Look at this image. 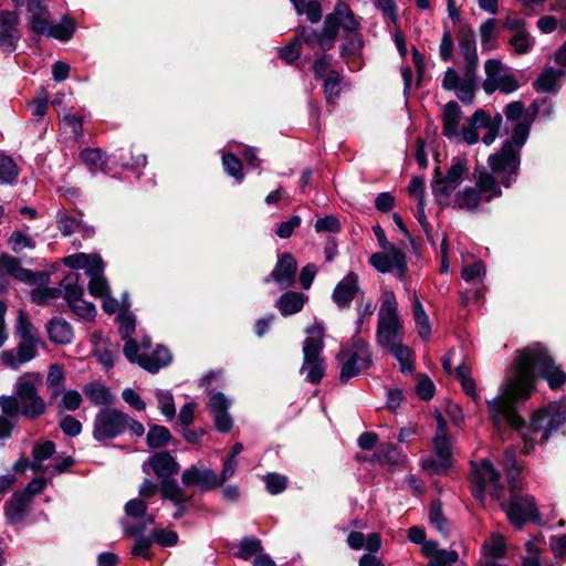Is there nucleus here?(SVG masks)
<instances>
[{"label":"nucleus","instance_id":"obj_59","mask_svg":"<svg viewBox=\"0 0 566 566\" xmlns=\"http://www.w3.org/2000/svg\"><path fill=\"white\" fill-rule=\"evenodd\" d=\"M375 312V305L371 301L361 302L358 306V319L356 322V333H361L365 323H368Z\"/></svg>","mask_w":566,"mask_h":566},{"label":"nucleus","instance_id":"obj_43","mask_svg":"<svg viewBox=\"0 0 566 566\" xmlns=\"http://www.w3.org/2000/svg\"><path fill=\"white\" fill-rule=\"evenodd\" d=\"M400 363V368L402 373H412L413 366L410 360L411 352L410 349L401 344V340H396L394 344H388L385 346Z\"/></svg>","mask_w":566,"mask_h":566},{"label":"nucleus","instance_id":"obj_11","mask_svg":"<svg viewBox=\"0 0 566 566\" xmlns=\"http://www.w3.org/2000/svg\"><path fill=\"white\" fill-rule=\"evenodd\" d=\"M447 423L437 415V432L432 440L434 458L426 460L422 468L430 473H442L451 467L452 444L446 432Z\"/></svg>","mask_w":566,"mask_h":566},{"label":"nucleus","instance_id":"obj_44","mask_svg":"<svg viewBox=\"0 0 566 566\" xmlns=\"http://www.w3.org/2000/svg\"><path fill=\"white\" fill-rule=\"evenodd\" d=\"M504 468L506 470L510 491H518L521 485L517 481L520 469L516 464L514 449H507L504 453Z\"/></svg>","mask_w":566,"mask_h":566},{"label":"nucleus","instance_id":"obj_49","mask_svg":"<svg viewBox=\"0 0 566 566\" xmlns=\"http://www.w3.org/2000/svg\"><path fill=\"white\" fill-rule=\"evenodd\" d=\"M156 399L161 413L168 419L172 420L176 416V407L174 403V397L169 391L158 389L156 390Z\"/></svg>","mask_w":566,"mask_h":566},{"label":"nucleus","instance_id":"obj_45","mask_svg":"<svg viewBox=\"0 0 566 566\" xmlns=\"http://www.w3.org/2000/svg\"><path fill=\"white\" fill-rule=\"evenodd\" d=\"M64 378V370L59 364H53L49 367L46 386L52 389L51 399L56 398L61 394L60 388L63 385Z\"/></svg>","mask_w":566,"mask_h":566},{"label":"nucleus","instance_id":"obj_17","mask_svg":"<svg viewBox=\"0 0 566 566\" xmlns=\"http://www.w3.org/2000/svg\"><path fill=\"white\" fill-rule=\"evenodd\" d=\"M40 343V339L21 338L17 353L12 350L1 352L0 361L12 369H17L21 364L28 363L35 357L36 346Z\"/></svg>","mask_w":566,"mask_h":566},{"label":"nucleus","instance_id":"obj_57","mask_svg":"<svg viewBox=\"0 0 566 566\" xmlns=\"http://www.w3.org/2000/svg\"><path fill=\"white\" fill-rule=\"evenodd\" d=\"M324 92L328 102H334L339 93V74L335 71L327 73L324 82Z\"/></svg>","mask_w":566,"mask_h":566},{"label":"nucleus","instance_id":"obj_4","mask_svg":"<svg viewBox=\"0 0 566 566\" xmlns=\"http://www.w3.org/2000/svg\"><path fill=\"white\" fill-rule=\"evenodd\" d=\"M307 337L303 344V365L301 371L306 375V380L312 384L321 381L325 374V360L321 356L324 347V326L314 323L306 328Z\"/></svg>","mask_w":566,"mask_h":566},{"label":"nucleus","instance_id":"obj_34","mask_svg":"<svg viewBox=\"0 0 566 566\" xmlns=\"http://www.w3.org/2000/svg\"><path fill=\"white\" fill-rule=\"evenodd\" d=\"M347 543L353 549L358 551L366 547V549L373 553L379 551L381 546V539L377 533H370L367 538H365L363 533L356 531L348 534Z\"/></svg>","mask_w":566,"mask_h":566},{"label":"nucleus","instance_id":"obj_52","mask_svg":"<svg viewBox=\"0 0 566 566\" xmlns=\"http://www.w3.org/2000/svg\"><path fill=\"white\" fill-rule=\"evenodd\" d=\"M170 439V432L163 426H153L147 433V442L151 448L164 447Z\"/></svg>","mask_w":566,"mask_h":566},{"label":"nucleus","instance_id":"obj_23","mask_svg":"<svg viewBox=\"0 0 566 566\" xmlns=\"http://www.w3.org/2000/svg\"><path fill=\"white\" fill-rule=\"evenodd\" d=\"M63 264L75 270H85V273L94 274L104 270L105 264L98 254L75 253L63 259Z\"/></svg>","mask_w":566,"mask_h":566},{"label":"nucleus","instance_id":"obj_2","mask_svg":"<svg viewBox=\"0 0 566 566\" xmlns=\"http://www.w3.org/2000/svg\"><path fill=\"white\" fill-rule=\"evenodd\" d=\"M339 28L349 33H355L359 28V22L354 12L342 0L336 3L333 12L326 15L319 33L311 28L303 27L302 36L308 46L317 45L322 51H328L334 46Z\"/></svg>","mask_w":566,"mask_h":566},{"label":"nucleus","instance_id":"obj_6","mask_svg":"<svg viewBox=\"0 0 566 566\" xmlns=\"http://www.w3.org/2000/svg\"><path fill=\"white\" fill-rule=\"evenodd\" d=\"M42 380L40 373H25L14 384L15 395L21 403V413L29 419H36L46 411V402L38 394Z\"/></svg>","mask_w":566,"mask_h":566},{"label":"nucleus","instance_id":"obj_56","mask_svg":"<svg viewBox=\"0 0 566 566\" xmlns=\"http://www.w3.org/2000/svg\"><path fill=\"white\" fill-rule=\"evenodd\" d=\"M510 44L517 54H525L533 46V41L528 32L518 31L510 39Z\"/></svg>","mask_w":566,"mask_h":566},{"label":"nucleus","instance_id":"obj_64","mask_svg":"<svg viewBox=\"0 0 566 566\" xmlns=\"http://www.w3.org/2000/svg\"><path fill=\"white\" fill-rule=\"evenodd\" d=\"M0 408L4 415L10 417L21 413V403L18 397L0 396Z\"/></svg>","mask_w":566,"mask_h":566},{"label":"nucleus","instance_id":"obj_42","mask_svg":"<svg viewBox=\"0 0 566 566\" xmlns=\"http://www.w3.org/2000/svg\"><path fill=\"white\" fill-rule=\"evenodd\" d=\"M78 274L71 273L62 282L64 296L70 306L81 301L84 294L83 287L78 284Z\"/></svg>","mask_w":566,"mask_h":566},{"label":"nucleus","instance_id":"obj_18","mask_svg":"<svg viewBox=\"0 0 566 566\" xmlns=\"http://www.w3.org/2000/svg\"><path fill=\"white\" fill-rule=\"evenodd\" d=\"M19 18L14 12L4 11L0 13V48L3 51L12 52L20 39L18 30Z\"/></svg>","mask_w":566,"mask_h":566},{"label":"nucleus","instance_id":"obj_47","mask_svg":"<svg viewBox=\"0 0 566 566\" xmlns=\"http://www.w3.org/2000/svg\"><path fill=\"white\" fill-rule=\"evenodd\" d=\"M88 291L95 297H104L109 292L108 283L104 276V270H98L94 274H88Z\"/></svg>","mask_w":566,"mask_h":566},{"label":"nucleus","instance_id":"obj_15","mask_svg":"<svg viewBox=\"0 0 566 566\" xmlns=\"http://www.w3.org/2000/svg\"><path fill=\"white\" fill-rule=\"evenodd\" d=\"M516 492L511 491V502L506 509V514L511 523L522 527L526 521L536 517V507L532 496H520Z\"/></svg>","mask_w":566,"mask_h":566},{"label":"nucleus","instance_id":"obj_19","mask_svg":"<svg viewBox=\"0 0 566 566\" xmlns=\"http://www.w3.org/2000/svg\"><path fill=\"white\" fill-rule=\"evenodd\" d=\"M181 480L185 485L199 486L205 491L214 489L219 484L218 478L211 469L197 465L184 471Z\"/></svg>","mask_w":566,"mask_h":566},{"label":"nucleus","instance_id":"obj_21","mask_svg":"<svg viewBox=\"0 0 566 566\" xmlns=\"http://www.w3.org/2000/svg\"><path fill=\"white\" fill-rule=\"evenodd\" d=\"M472 123L475 126H482L483 129H486L488 133L483 136L482 142L490 146L492 145L502 125V116L496 114L494 117H491L483 109H478L472 115Z\"/></svg>","mask_w":566,"mask_h":566},{"label":"nucleus","instance_id":"obj_27","mask_svg":"<svg viewBox=\"0 0 566 566\" xmlns=\"http://www.w3.org/2000/svg\"><path fill=\"white\" fill-rule=\"evenodd\" d=\"M148 465L161 481L176 474L179 470L178 463L168 452L156 453L148 460Z\"/></svg>","mask_w":566,"mask_h":566},{"label":"nucleus","instance_id":"obj_9","mask_svg":"<svg viewBox=\"0 0 566 566\" xmlns=\"http://www.w3.org/2000/svg\"><path fill=\"white\" fill-rule=\"evenodd\" d=\"M468 172V167L464 160L455 158L446 175L436 170L434 179L432 181V192L439 205H449L450 197L453 191L461 185L463 177Z\"/></svg>","mask_w":566,"mask_h":566},{"label":"nucleus","instance_id":"obj_51","mask_svg":"<svg viewBox=\"0 0 566 566\" xmlns=\"http://www.w3.org/2000/svg\"><path fill=\"white\" fill-rule=\"evenodd\" d=\"M262 552L261 541L255 537H244L239 545L238 556L244 560Z\"/></svg>","mask_w":566,"mask_h":566},{"label":"nucleus","instance_id":"obj_38","mask_svg":"<svg viewBox=\"0 0 566 566\" xmlns=\"http://www.w3.org/2000/svg\"><path fill=\"white\" fill-rule=\"evenodd\" d=\"M170 360L171 356L169 350L166 347L159 346L151 356H147L146 359L140 360V367L155 373L159 368L168 365Z\"/></svg>","mask_w":566,"mask_h":566},{"label":"nucleus","instance_id":"obj_26","mask_svg":"<svg viewBox=\"0 0 566 566\" xmlns=\"http://www.w3.org/2000/svg\"><path fill=\"white\" fill-rule=\"evenodd\" d=\"M364 48V41L357 33H353L348 40L340 46V56L346 61L352 70H358L361 66L360 56Z\"/></svg>","mask_w":566,"mask_h":566},{"label":"nucleus","instance_id":"obj_62","mask_svg":"<svg viewBox=\"0 0 566 566\" xmlns=\"http://www.w3.org/2000/svg\"><path fill=\"white\" fill-rule=\"evenodd\" d=\"M266 490L271 494H279L286 488V478L276 473H269L264 476Z\"/></svg>","mask_w":566,"mask_h":566},{"label":"nucleus","instance_id":"obj_3","mask_svg":"<svg viewBox=\"0 0 566 566\" xmlns=\"http://www.w3.org/2000/svg\"><path fill=\"white\" fill-rule=\"evenodd\" d=\"M13 2L18 8H25L29 14V25L33 32L60 41H67L72 38L75 30L73 20L63 17L59 24H53L42 0H13Z\"/></svg>","mask_w":566,"mask_h":566},{"label":"nucleus","instance_id":"obj_53","mask_svg":"<svg viewBox=\"0 0 566 566\" xmlns=\"http://www.w3.org/2000/svg\"><path fill=\"white\" fill-rule=\"evenodd\" d=\"M15 331L17 334L20 336V338H27V339H40L34 331L33 325L29 321L28 316L24 314L23 311H19L17 323H15Z\"/></svg>","mask_w":566,"mask_h":566},{"label":"nucleus","instance_id":"obj_20","mask_svg":"<svg viewBox=\"0 0 566 566\" xmlns=\"http://www.w3.org/2000/svg\"><path fill=\"white\" fill-rule=\"evenodd\" d=\"M495 176L492 171H488L485 167H476L473 172L475 187L486 202L502 195Z\"/></svg>","mask_w":566,"mask_h":566},{"label":"nucleus","instance_id":"obj_61","mask_svg":"<svg viewBox=\"0 0 566 566\" xmlns=\"http://www.w3.org/2000/svg\"><path fill=\"white\" fill-rule=\"evenodd\" d=\"M457 92V96L465 103L472 102L474 97V93L476 91V83L471 80L461 78L458 87L454 90Z\"/></svg>","mask_w":566,"mask_h":566},{"label":"nucleus","instance_id":"obj_12","mask_svg":"<svg viewBox=\"0 0 566 566\" xmlns=\"http://www.w3.org/2000/svg\"><path fill=\"white\" fill-rule=\"evenodd\" d=\"M484 71L483 90L486 94H492L495 91L510 94L520 86L515 75L499 60H488L484 64Z\"/></svg>","mask_w":566,"mask_h":566},{"label":"nucleus","instance_id":"obj_7","mask_svg":"<svg viewBox=\"0 0 566 566\" xmlns=\"http://www.w3.org/2000/svg\"><path fill=\"white\" fill-rule=\"evenodd\" d=\"M340 363L339 378L343 382L359 375L373 364L368 344L361 337L354 336L352 344L337 355Z\"/></svg>","mask_w":566,"mask_h":566},{"label":"nucleus","instance_id":"obj_13","mask_svg":"<svg viewBox=\"0 0 566 566\" xmlns=\"http://www.w3.org/2000/svg\"><path fill=\"white\" fill-rule=\"evenodd\" d=\"M128 415L116 409H103L94 419L93 437L106 441L122 434L127 428Z\"/></svg>","mask_w":566,"mask_h":566},{"label":"nucleus","instance_id":"obj_35","mask_svg":"<svg viewBox=\"0 0 566 566\" xmlns=\"http://www.w3.org/2000/svg\"><path fill=\"white\" fill-rule=\"evenodd\" d=\"M537 109H533V114L524 120L517 123L512 132L511 139L505 142L503 145H510L511 148L516 149L521 153L522 147L525 145L531 129V124L536 114Z\"/></svg>","mask_w":566,"mask_h":566},{"label":"nucleus","instance_id":"obj_41","mask_svg":"<svg viewBox=\"0 0 566 566\" xmlns=\"http://www.w3.org/2000/svg\"><path fill=\"white\" fill-rule=\"evenodd\" d=\"M29 496L24 493H15L7 504V516L11 522H17L28 511Z\"/></svg>","mask_w":566,"mask_h":566},{"label":"nucleus","instance_id":"obj_1","mask_svg":"<svg viewBox=\"0 0 566 566\" xmlns=\"http://www.w3.org/2000/svg\"><path fill=\"white\" fill-rule=\"evenodd\" d=\"M536 375L546 379L553 389L566 382V374L555 365L546 348L539 344L520 352L515 358L512 377L502 386L500 394L488 401L489 410L497 429L502 423H507L521 431L525 454L534 448L533 433L542 432L539 442L543 443L552 432L566 422V401L554 402L547 408L536 411L530 427L525 426L524 420L516 413L515 403L530 398Z\"/></svg>","mask_w":566,"mask_h":566},{"label":"nucleus","instance_id":"obj_60","mask_svg":"<svg viewBox=\"0 0 566 566\" xmlns=\"http://www.w3.org/2000/svg\"><path fill=\"white\" fill-rule=\"evenodd\" d=\"M300 39H303L302 31L295 36V39L290 42L286 46L280 50V56L287 63L295 61L300 56Z\"/></svg>","mask_w":566,"mask_h":566},{"label":"nucleus","instance_id":"obj_28","mask_svg":"<svg viewBox=\"0 0 566 566\" xmlns=\"http://www.w3.org/2000/svg\"><path fill=\"white\" fill-rule=\"evenodd\" d=\"M462 118V113L459 105L454 102L446 104L443 108V135L448 138H460L459 125Z\"/></svg>","mask_w":566,"mask_h":566},{"label":"nucleus","instance_id":"obj_58","mask_svg":"<svg viewBox=\"0 0 566 566\" xmlns=\"http://www.w3.org/2000/svg\"><path fill=\"white\" fill-rule=\"evenodd\" d=\"M222 165L224 170L238 180L243 179L242 165L238 157L232 154H224L222 156Z\"/></svg>","mask_w":566,"mask_h":566},{"label":"nucleus","instance_id":"obj_29","mask_svg":"<svg viewBox=\"0 0 566 566\" xmlns=\"http://www.w3.org/2000/svg\"><path fill=\"white\" fill-rule=\"evenodd\" d=\"M484 198L476 187H465L459 190L453 198V206L457 209L476 211Z\"/></svg>","mask_w":566,"mask_h":566},{"label":"nucleus","instance_id":"obj_31","mask_svg":"<svg viewBox=\"0 0 566 566\" xmlns=\"http://www.w3.org/2000/svg\"><path fill=\"white\" fill-rule=\"evenodd\" d=\"M9 275L23 282L33 280L34 274L23 269L17 258L9 254L0 255V276Z\"/></svg>","mask_w":566,"mask_h":566},{"label":"nucleus","instance_id":"obj_54","mask_svg":"<svg viewBox=\"0 0 566 566\" xmlns=\"http://www.w3.org/2000/svg\"><path fill=\"white\" fill-rule=\"evenodd\" d=\"M160 486L163 496L172 501L176 505L181 504L185 500L182 490L175 481L168 479L163 480Z\"/></svg>","mask_w":566,"mask_h":566},{"label":"nucleus","instance_id":"obj_22","mask_svg":"<svg viewBox=\"0 0 566 566\" xmlns=\"http://www.w3.org/2000/svg\"><path fill=\"white\" fill-rule=\"evenodd\" d=\"M482 566H504L500 563V558L505 553V542L501 534L493 533L482 546Z\"/></svg>","mask_w":566,"mask_h":566},{"label":"nucleus","instance_id":"obj_5","mask_svg":"<svg viewBox=\"0 0 566 566\" xmlns=\"http://www.w3.org/2000/svg\"><path fill=\"white\" fill-rule=\"evenodd\" d=\"M376 338L381 347L402 338V323L398 314L397 300L391 290H385L381 295Z\"/></svg>","mask_w":566,"mask_h":566},{"label":"nucleus","instance_id":"obj_39","mask_svg":"<svg viewBox=\"0 0 566 566\" xmlns=\"http://www.w3.org/2000/svg\"><path fill=\"white\" fill-rule=\"evenodd\" d=\"M459 46L465 60H478V51L474 31L470 28H463L460 32Z\"/></svg>","mask_w":566,"mask_h":566},{"label":"nucleus","instance_id":"obj_30","mask_svg":"<svg viewBox=\"0 0 566 566\" xmlns=\"http://www.w3.org/2000/svg\"><path fill=\"white\" fill-rule=\"evenodd\" d=\"M55 451V446L51 441H45L42 444H36L33 448V458L34 461L32 463H28V461H19L14 464V471H24L27 467H30L34 472H39L42 469V462L50 457Z\"/></svg>","mask_w":566,"mask_h":566},{"label":"nucleus","instance_id":"obj_16","mask_svg":"<svg viewBox=\"0 0 566 566\" xmlns=\"http://www.w3.org/2000/svg\"><path fill=\"white\" fill-rule=\"evenodd\" d=\"M296 270L297 262L295 258L291 253H283L279 258L270 276L264 279V282L266 283L272 279L282 290L289 289L293 286L295 282Z\"/></svg>","mask_w":566,"mask_h":566},{"label":"nucleus","instance_id":"obj_10","mask_svg":"<svg viewBox=\"0 0 566 566\" xmlns=\"http://www.w3.org/2000/svg\"><path fill=\"white\" fill-rule=\"evenodd\" d=\"M472 485V493L480 502L484 501L486 494L496 500L501 497L502 485L500 483V473L488 460H483L480 464L474 467Z\"/></svg>","mask_w":566,"mask_h":566},{"label":"nucleus","instance_id":"obj_24","mask_svg":"<svg viewBox=\"0 0 566 566\" xmlns=\"http://www.w3.org/2000/svg\"><path fill=\"white\" fill-rule=\"evenodd\" d=\"M359 290L358 277L354 273L346 275L335 287L333 300L338 306L348 305Z\"/></svg>","mask_w":566,"mask_h":566},{"label":"nucleus","instance_id":"obj_32","mask_svg":"<svg viewBox=\"0 0 566 566\" xmlns=\"http://www.w3.org/2000/svg\"><path fill=\"white\" fill-rule=\"evenodd\" d=\"M307 296L298 292H286L276 302V307L283 316L296 314L302 311Z\"/></svg>","mask_w":566,"mask_h":566},{"label":"nucleus","instance_id":"obj_46","mask_svg":"<svg viewBox=\"0 0 566 566\" xmlns=\"http://www.w3.org/2000/svg\"><path fill=\"white\" fill-rule=\"evenodd\" d=\"M81 159L91 171L103 170L106 165L105 155L96 148L83 150L81 153Z\"/></svg>","mask_w":566,"mask_h":566},{"label":"nucleus","instance_id":"obj_40","mask_svg":"<svg viewBox=\"0 0 566 566\" xmlns=\"http://www.w3.org/2000/svg\"><path fill=\"white\" fill-rule=\"evenodd\" d=\"M297 14H305L312 23L322 18V7L316 0H291Z\"/></svg>","mask_w":566,"mask_h":566},{"label":"nucleus","instance_id":"obj_36","mask_svg":"<svg viewBox=\"0 0 566 566\" xmlns=\"http://www.w3.org/2000/svg\"><path fill=\"white\" fill-rule=\"evenodd\" d=\"M412 314L416 321L417 332L423 339H428L431 335V325L429 317L421 304L418 295L413 293L412 297Z\"/></svg>","mask_w":566,"mask_h":566},{"label":"nucleus","instance_id":"obj_37","mask_svg":"<svg viewBox=\"0 0 566 566\" xmlns=\"http://www.w3.org/2000/svg\"><path fill=\"white\" fill-rule=\"evenodd\" d=\"M84 394L94 405H111L115 399L103 384L96 381L87 384Z\"/></svg>","mask_w":566,"mask_h":566},{"label":"nucleus","instance_id":"obj_55","mask_svg":"<svg viewBox=\"0 0 566 566\" xmlns=\"http://www.w3.org/2000/svg\"><path fill=\"white\" fill-rule=\"evenodd\" d=\"M8 243L10 249L15 253H20L24 249L34 248V242L32 241V239L22 231H14L11 234Z\"/></svg>","mask_w":566,"mask_h":566},{"label":"nucleus","instance_id":"obj_14","mask_svg":"<svg viewBox=\"0 0 566 566\" xmlns=\"http://www.w3.org/2000/svg\"><path fill=\"white\" fill-rule=\"evenodd\" d=\"M369 262L378 272L394 273L399 279L407 272L406 254L397 247L371 254Z\"/></svg>","mask_w":566,"mask_h":566},{"label":"nucleus","instance_id":"obj_48","mask_svg":"<svg viewBox=\"0 0 566 566\" xmlns=\"http://www.w3.org/2000/svg\"><path fill=\"white\" fill-rule=\"evenodd\" d=\"M19 175V169L13 159L7 155H0V181L13 182Z\"/></svg>","mask_w":566,"mask_h":566},{"label":"nucleus","instance_id":"obj_33","mask_svg":"<svg viewBox=\"0 0 566 566\" xmlns=\"http://www.w3.org/2000/svg\"><path fill=\"white\" fill-rule=\"evenodd\" d=\"M49 338L57 344H67L73 338V329L71 325L62 318H53L48 326Z\"/></svg>","mask_w":566,"mask_h":566},{"label":"nucleus","instance_id":"obj_8","mask_svg":"<svg viewBox=\"0 0 566 566\" xmlns=\"http://www.w3.org/2000/svg\"><path fill=\"white\" fill-rule=\"evenodd\" d=\"M520 154L516 149L511 148L510 145H502L500 150L488 158L491 171L501 179V184L505 188H510L518 175L521 165Z\"/></svg>","mask_w":566,"mask_h":566},{"label":"nucleus","instance_id":"obj_50","mask_svg":"<svg viewBox=\"0 0 566 566\" xmlns=\"http://www.w3.org/2000/svg\"><path fill=\"white\" fill-rule=\"evenodd\" d=\"M563 75L562 71H555L552 67L546 69L536 81L537 90L543 92L553 91Z\"/></svg>","mask_w":566,"mask_h":566},{"label":"nucleus","instance_id":"obj_25","mask_svg":"<svg viewBox=\"0 0 566 566\" xmlns=\"http://www.w3.org/2000/svg\"><path fill=\"white\" fill-rule=\"evenodd\" d=\"M422 553L430 558L428 566H454L458 560L455 551L439 549L433 541L423 543Z\"/></svg>","mask_w":566,"mask_h":566},{"label":"nucleus","instance_id":"obj_63","mask_svg":"<svg viewBox=\"0 0 566 566\" xmlns=\"http://www.w3.org/2000/svg\"><path fill=\"white\" fill-rule=\"evenodd\" d=\"M429 520L434 527L443 535H447L448 527L444 521L440 503H433L429 511Z\"/></svg>","mask_w":566,"mask_h":566}]
</instances>
